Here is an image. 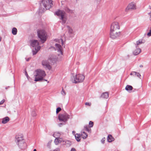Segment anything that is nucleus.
I'll use <instances>...</instances> for the list:
<instances>
[{
    "label": "nucleus",
    "mask_w": 151,
    "mask_h": 151,
    "mask_svg": "<svg viewBox=\"0 0 151 151\" xmlns=\"http://www.w3.org/2000/svg\"><path fill=\"white\" fill-rule=\"evenodd\" d=\"M145 42L144 40H139V41L137 42V45L136 46V47H137V45H140L142 43H144Z\"/></svg>",
    "instance_id": "28"
},
{
    "label": "nucleus",
    "mask_w": 151,
    "mask_h": 151,
    "mask_svg": "<svg viewBox=\"0 0 151 151\" xmlns=\"http://www.w3.org/2000/svg\"><path fill=\"white\" fill-rule=\"evenodd\" d=\"M17 32V29L16 28L14 27L12 30V33L13 35H16Z\"/></svg>",
    "instance_id": "25"
},
{
    "label": "nucleus",
    "mask_w": 151,
    "mask_h": 151,
    "mask_svg": "<svg viewBox=\"0 0 151 151\" xmlns=\"http://www.w3.org/2000/svg\"><path fill=\"white\" fill-rule=\"evenodd\" d=\"M73 77L72 78V79L73 80V83H75L83 81L85 78L84 76L82 74L76 75L74 76L73 75Z\"/></svg>",
    "instance_id": "6"
},
{
    "label": "nucleus",
    "mask_w": 151,
    "mask_h": 151,
    "mask_svg": "<svg viewBox=\"0 0 151 151\" xmlns=\"http://www.w3.org/2000/svg\"><path fill=\"white\" fill-rule=\"evenodd\" d=\"M42 4L46 10L49 9L52 5L51 0H42Z\"/></svg>",
    "instance_id": "7"
},
{
    "label": "nucleus",
    "mask_w": 151,
    "mask_h": 151,
    "mask_svg": "<svg viewBox=\"0 0 151 151\" xmlns=\"http://www.w3.org/2000/svg\"><path fill=\"white\" fill-rule=\"evenodd\" d=\"M70 115L67 113L64 114H59L58 115V118L60 121L65 122L70 118Z\"/></svg>",
    "instance_id": "8"
},
{
    "label": "nucleus",
    "mask_w": 151,
    "mask_h": 151,
    "mask_svg": "<svg viewBox=\"0 0 151 151\" xmlns=\"http://www.w3.org/2000/svg\"><path fill=\"white\" fill-rule=\"evenodd\" d=\"M120 29L119 23L117 22H114L112 23L111 25L110 30H118Z\"/></svg>",
    "instance_id": "9"
},
{
    "label": "nucleus",
    "mask_w": 151,
    "mask_h": 151,
    "mask_svg": "<svg viewBox=\"0 0 151 151\" xmlns=\"http://www.w3.org/2000/svg\"><path fill=\"white\" fill-rule=\"evenodd\" d=\"M55 14L58 16L60 19L62 20V23L64 24L65 23L67 18L65 15L66 13L63 10H58L55 12Z\"/></svg>",
    "instance_id": "4"
},
{
    "label": "nucleus",
    "mask_w": 151,
    "mask_h": 151,
    "mask_svg": "<svg viewBox=\"0 0 151 151\" xmlns=\"http://www.w3.org/2000/svg\"><path fill=\"white\" fill-rule=\"evenodd\" d=\"M84 128L88 132H91V129L89 128L88 126L85 125L84 126Z\"/></svg>",
    "instance_id": "31"
},
{
    "label": "nucleus",
    "mask_w": 151,
    "mask_h": 151,
    "mask_svg": "<svg viewBox=\"0 0 151 151\" xmlns=\"http://www.w3.org/2000/svg\"><path fill=\"white\" fill-rule=\"evenodd\" d=\"M120 34L118 30H111L110 33V37L112 39H115L118 37Z\"/></svg>",
    "instance_id": "10"
},
{
    "label": "nucleus",
    "mask_w": 151,
    "mask_h": 151,
    "mask_svg": "<svg viewBox=\"0 0 151 151\" xmlns=\"http://www.w3.org/2000/svg\"><path fill=\"white\" fill-rule=\"evenodd\" d=\"M32 115L33 116H35L36 115V113L35 111L34 110L32 112Z\"/></svg>",
    "instance_id": "35"
},
{
    "label": "nucleus",
    "mask_w": 151,
    "mask_h": 151,
    "mask_svg": "<svg viewBox=\"0 0 151 151\" xmlns=\"http://www.w3.org/2000/svg\"><path fill=\"white\" fill-rule=\"evenodd\" d=\"M29 60V59H28L27 60V61H28Z\"/></svg>",
    "instance_id": "52"
},
{
    "label": "nucleus",
    "mask_w": 151,
    "mask_h": 151,
    "mask_svg": "<svg viewBox=\"0 0 151 151\" xmlns=\"http://www.w3.org/2000/svg\"><path fill=\"white\" fill-rule=\"evenodd\" d=\"M55 50L59 52L57 58L58 61H61L63 59V48L61 45L58 43H56L55 45V47H54Z\"/></svg>",
    "instance_id": "2"
},
{
    "label": "nucleus",
    "mask_w": 151,
    "mask_h": 151,
    "mask_svg": "<svg viewBox=\"0 0 151 151\" xmlns=\"http://www.w3.org/2000/svg\"><path fill=\"white\" fill-rule=\"evenodd\" d=\"M150 7V9H151V7L150 6H149ZM151 13V12H150L149 13Z\"/></svg>",
    "instance_id": "46"
},
{
    "label": "nucleus",
    "mask_w": 151,
    "mask_h": 151,
    "mask_svg": "<svg viewBox=\"0 0 151 151\" xmlns=\"http://www.w3.org/2000/svg\"><path fill=\"white\" fill-rule=\"evenodd\" d=\"M1 41V38L0 37V42Z\"/></svg>",
    "instance_id": "51"
},
{
    "label": "nucleus",
    "mask_w": 151,
    "mask_h": 151,
    "mask_svg": "<svg viewBox=\"0 0 151 151\" xmlns=\"http://www.w3.org/2000/svg\"><path fill=\"white\" fill-rule=\"evenodd\" d=\"M61 94L63 96H65L66 94V93L65 92V91L64 90L63 88L62 90L61 91Z\"/></svg>",
    "instance_id": "33"
},
{
    "label": "nucleus",
    "mask_w": 151,
    "mask_h": 151,
    "mask_svg": "<svg viewBox=\"0 0 151 151\" xmlns=\"http://www.w3.org/2000/svg\"><path fill=\"white\" fill-rule=\"evenodd\" d=\"M114 139L111 135L109 134L107 138V141L109 142H111L114 140Z\"/></svg>",
    "instance_id": "18"
},
{
    "label": "nucleus",
    "mask_w": 151,
    "mask_h": 151,
    "mask_svg": "<svg viewBox=\"0 0 151 151\" xmlns=\"http://www.w3.org/2000/svg\"><path fill=\"white\" fill-rule=\"evenodd\" d=\"M65 10L66 12L68 13H73V11L70 10L67 7H66L65 8Z\"/></svg>",
    "instance_id": "29"
},
{
    "label": "nucleus",
    "mask_w": 151,
    "mask_h": 151,
    "mask_svg": "<svg viewBox=\"0 0 151 151\" xmlns=\"http://www.w3.org/2000/svg\"><path fill=\"white\" fill-rule=\"evenodd\" d=\"M63 124V123H59L58 124V126L60 127Z\"/></svg>",
    "instance_id": "45"
},
{
    "label": "nucleus",
    "mask_w": 151,
    "mask_h": 151,
    "mask_svg": "<svg viewBox=\"0 0 151 151\" xmlns=\"http://www.w3.org/2000/svg\"><path fill=\"white\" fill-rule=\"evenodd\" d=\"M4 101H5V100L4 99L2 100V101H1L0 102V105H1V104H3L4 103Z\"/></svg>",
    "instance_id": "39"
},
{
    "label": "nucleus",
    "mask_w": 151,
    "mask_h": 151,
    "mask_svg": "<svg viewBox=\"0 0 151 151\" xmlns=\"http://www.w3.org/2000/svg\"><path fill=\"white\" fill-rule=\"evenodd\" d=\"M89 124L90 125V127H92L93 125V122L91 121H90L89 123Z\"/></svg>",
    "instance_id": "36"
},
{
    "label": "nucleus",
    "mask_w": 151,
    "mask_h": 151,
    "mask_svg": "<svg viewBox=\"0 0 151 151\" xmlns=\"http://www.w3.org/2000/svg\"><path fill=\"white\" fill-rule=\"evenodd\" d=\"M85 104L86 105H88V106H90L91 105V103L89 102H86L85 103Z\"/></svg>",
    "instance_id": "40"
},
{
    "label": "nucleus",
    "mask_w": 151,
    "mask_h": 151,
    "mask_svg": "<svg viewBox=\"0 0 151 151\" xmlns=\"http://www.w3.org/2000/svg\"><path fill=\"white\" fill-rule=\"evenodd\" d=\"M73 133H75V131H73Z\"/></svg>",
    "instance_id": "49"
},
{
    "label": "nucleus",
    "mask_w": 151,
    "mask_h": 151,
    "mask_svg": "<svg viewBox=\"0 0 151 151\" xmlns=\"http://www.w3.org/2000/svg\"><path fill=\"white\" fill-rule=\"evenodd\" d=\"M61 110V109L60 107H59L57 108L56 110V114H57L59 112H60Z\"/></svg>",
    "instance_id": "34"
},
{
    "label": "nucleus",
    "mask_w": 151,
    "mask_h": 151,
    "mask_svg": "<svg viewBox=\"0 0 151 151\" xmlns=\"http://www.w3.org/2000/svg\"><path fill=\"white\" fill-rule=\"evenodd\" d=\"M60 133L59 132H55L53 134V136L54 137L56 138L60 137Z\"/></svg>",
    "instance_id": "27"
},
{
    "label": "nucleus",
    "mask_w": 151,
    "mask_h": 151,
    "mask_svg": "<svg viewBox=\"0 0 151 151\" xmlns=\"http://www.w3.org/2000/svg\"><path fill=\"white\" fill-rule=\"evenodd\" d=\"M55 40L59 43H61L62 44V45L63 46V40L62 39H56Z\"/></svg>",
    "instance_id": "30"
},
{
    "label": "nucleus",
    "mask_w": 151,
    "mask_h": 151,
    "mask_svg": "<svg viewBox=\"0 0 151 151\" xmlns=\"http://www.w3.org/2000/svg\"><path fill=\"white\" fill-rule=\"evenodd\" d=\"M149 15L150 16V19L151 20V13H148Z\"/></svg>",
    "instance_id": "44"
},
{
    "label": "nucleus",
    "mask_w": 151,
    "mask_h": 151,
    "mask_svg": "<svg viewBox=\"0 0 151 151\" xmlns=\"http://www.w3.org/2000/svg\"><path fill=\"white\" fill-rule=\"evenodd\" d=\"M63 139L60 137H57L55 138L54 142L55 145H58L62 142H63Z\"/></svg>",
    "instance_id": "14"
},
{
    "label": "nucleus",
    "mask_w": 151,
    "mask_h": 151,
    "mask_svg": "<svg viewBox=\"0 0 151 151\" xmlns=\"http://www.w3.org/2000/svg\"><path fill=\"white\" fill-rule=\"evenodd\" d=\"M136 9L135 4L134 2L129 3L125 9V12H128L130 9Z\"/></svg>",
    "instance_id": "13"
},
{
    "label": "nucleus",
    "mask_w": 151,
    "mask_h": 151,
    "mask_svg": "<svg viewBox=\"0 0 151 151\" xmlns=\"http://www.w3.org/2000/svg\"><path fill=\"white\" fill-rule=\"evenodd\" d=\"M45 80V81H47V80Z\"/></svg>",
    "instance_id": "53"
},
{
    "label": "nucleus",
    "mask_w": 151,
    "mask_h": 151,
    "mask_svg": "<svg viewBox=\"0 0 151 151\" xmlns=\"http://www.w3.org/2000/svg\"><path fill=\"white\" fill-rule=\"evenodd\" d=\"M63 145H66L67 147L70 146L72 144L71 141L67 140H63Z\"/></svg>",
    "instance_id": "17"
},
{
    "label": "nucleus",
    "mask_w": 151,
    "mask_h": 151,
    "mask_svg": "<svg viewBox=\"0 0 151 151\" xmlns=\"http://www.w3.org/2000/svg\"><path fill=\"white\" fill-rule=\"evenodd\" d=\"M48 60L52 63H55L58 61L57 56L55 55H52L49 58Z\"/></svg>",
    "instance_id": "15"
},
{
    "label": "nucleus",
    "mask_w": 151,
    "mask_h": 151,
    "mask_svg": "<svg viewBox=\"0 0 151 151\" xmlns=\"http://www.w3.org/2000/svg\"><path fill=\"white\" fill-rule=\"evenodd\" d=\"M81 133L83 134H81V135L82 136L83 138L84 139H86L88 136L87 134L84 132H81Z\"/></svg>",
    "instance_id": "26"
},
{
    "label": "nucleus",
    "mask_w": 151,
    "mask_h": 151,
    "mask_svg": "<svg viewBox=\"0 0 151 151\" xmlns=\"http://www.w3.org/2000/svg\"><path fill=\"white\" fill-rule=\"evenodd\" d=\"M70 151H76V149L74 148H73L71 149Z\"/></svg>",
    "instance_id": "42"
},
{
    "label": "nucleus",
    "mask_w": 151,
    "mask_h": 151,
    "mask_svg": "<svg viewBox=\"0 0 151 151\" xmlns=\"http://www.w3.org/2000/svg\"><path fill=\"white\" fill-rule=\"evenodd\" d=\"M101 97L104 98H107L109 97V94L108 93L106 92L103 93L101 95Z\"/></svg>",
    "instance_id": "21"
},
{
    "label": "nucleus",
    "mask_w": 151,
    "mask_h": 151,
    "mask_svg": "<svg viewBox=\"0 0 151 151\" xmlns=\"http://www.w3.org/2000/svg\"><path fill=\"white\" fill-rule=\"evenodd\" d=\"M38 37L40 39L42 42L44 43L46 40V34L44 30L40 29L37 31Z\"/></svg>",
    "instance_id": "5"
},
{
    "label": "nucleus",
    "mask_w": 151,
    "mask_h": 151,
    "mask_svg": "<svg viewBox=\"0 0 151 151\" xmlns=\"http://www.w3.org/2000/svg\"><path fill=\"white\" fill-rule=\"evenodd\" d=\"M141 51L140 48H137L133 52V54L135 55H138Z\"/></svg>",
    "instance_id": "19"
},
{
    "label": "nucleus",
    "mask_w": 151,
    "mask_h": 151,
    "mask_svg": "<svg viewBox=\"0 0 151 151\" xmlns=\"http://www.w3.org/2000/svg\"><path fill=\"white\" fill-rule=\"evenodd\" d=\"M147 35L148 36H151V27L150 28V29L149 30V32L147 34Z\"/></svg>",
    "instance_id": "37"
},
{
    "label": "nucleus",
    "mask_w": 151,
    "mask_h": 151,
    "mask_svg": "<svg viewBox=\"0 0 151 151\" xmlns=\"http://www.w3.org/2000/svg\"><path fill=\"white\" fill-rule=\"evenodd\" d=\"M16 143L20 142L22 140H24L23 139V136L22 135H17L16 136Z\"/></svg>",
    "instance_id": "16"
},
{
    "label": "nucleus",
    "mask_w": 151,
    "mask_h": 151,
    "mask_svg": "<svg viewBox=\"0 0 151 151\" xmlns=\"http://www.w3.org/2000/svg\"><path fill=\"white\" fill-rule=\"evenodd\" d=\"M25 75L27 77V78H28V74L27 73V72L26 71L25 72Z\"/></svg>",
    "instance_id": "43"
},
{
    "label": "nucleus",
    "mask_w": 151,
    "mask_h": 151,
    "mask_svg": "<svg viewBox=\"0 0 151 151\" xmlns=\"http://www.w3.org/2000/svg\"><path fill=\"white\" fill-rule=\"evenodd\" d=\"M34 73V81L36 82L42 80L46 75L44 71L40 69L35 70Z\"/></svg>",
    "instance_id": "1"
},
{
    "label": "nucleus",
    "mask_w": 151,
    "mask_h": 151,
    "mask_svg": "<svg viewBox=\"0 0 151 151\" xmlns=\"http://www.w3.org/2000/svg\"><path fill=\"white\" fill-rule=\"evenodd\" d=\"M131 75H132L134 76H137L138 77L141 76V75L139 73H137L135 72H132L130 74Z\"/></svg>",
    "instance_id": "23"
},
{
    "label": "nucleus",
    "mask_w": 151,
    "mask_h": 151,
    "mask_svg": "<svg viewBox=\"0 0 151 151\" xmlns=\"http://www.w3.org/2000/svg\"><path fill=\"white\" fill-rule=\"evenodd\" d=\"M51 142H49L47 144V147H48L50 148V147Z\"/></svg>",
    "instance_id": "38"
},
{
    "label": "nucleus",
    "mask_w": 151,
    "mask_h": 151,
    "mask_svg": "<svg viewBox=\"0 0 151 151\" xmlns=\"http://www.w3.org/2000/svg\"><path fill=\"white\" fill-rule=\"evenodd\" d=\"M42 65L45 68L49 70H50L52 68L48 60H42Z\"/></svg>",
    "instance_id": "11"
},
{
    "label": "nucleus",
    "mask_w": 151,
    "mask_h": 151,
    "mask_svg": "<svg viewBox=\"0 0 151 151\" xmlns=\"http://www.w3.org/2000/svg\"><path fill=\"white\" fill-rule=\"evenodd\" d=\"M139 67H142L143 65H140Z\"/></svg>",
    "instance_id": "47"
},
{
    "label": "nucleus",
    "mask_w": 151,
    "mask_h": 151,
    "mask_svg": "<svg viewBox=\"0 0 151 151\" xmlns=\"http://www.w3.org/2000/svg\"><path fill=\"white\" fill-rule=\"evenodd\" d=\"M67 27L68 31V32L70 34H72L73 33V30L72 29L68 26H67Z\"/></svg>",
    "instance_id": "32"
},
{
    "label": "nucleus",
    "mask_w": 151,
    "mask_h": 151,
    "mask_svg": "<svg viewBox=\"0 0 151 151\" xmlns=\"http://www.w3.org/2000/svg\"><path fill=\"white\" fill-rule=\"evenodd\" d=\"M17 144L19 148L21 150L24 149L26 147L27 145L25 142V140L21 141L20 142L17 143Z\"/></svg>",
    "instance_id": "12"
},
{
    "label": "nucleus",
    "mask_w": 151,
    "mask_h": 151,
    "mask_svg": "<svg viewBox=\"0 0 151 151\" xmlns=\"http://www.w3.org/2000/svg\"><path fill=\"white\" fill-rule=\"evenodd\" d=\"M9 86H8V87H6V88H5V89H7L8 88H9Z\"/></svg>",
    "instance_id": "48"
},
{
    "label": "nucleus",
    "mask_w": 151,
    "mask_h": 151,
    "mask_svg": "<svg viewBox=\"0 0 151 151\" xmlns=\"http://www.w3.org/2000/svg\"><path fill=\"white\" fill-rule=\"evenodd\" d=\"M133 89V87L130 85H127L125 87V89L128 91H129Z\"/></svg>",
    "instance_id": "24"
},
{
    "label": "nucleus",
    "mask_w": 151,
    "mask_h": 151,
    "mask_svg": "<svg viewBox=\"0 0 151 151\" xmlns=\"http://www.w3.org/2000/svg\"><path fill=\"white\" fill-rule=\"evenodd\" d=\"M105 140V138H104L102 139L101 140V141L102 143H104Z\"/></svg>",
    "instance_id": "41"
},
{
    "label": "nucleus",
    "mask_w": 151,
    "mask_h": 151,
    "mask_svg": "<svg viewBox=\"0 0 151 151\" xmlns=\"http://www.w3.org/2000/svg\"><path fill=\"white\" fill-rule=\"evenodd\" d=\"M37 151V150H36V149H35L34 150V151Z\"/></svg>",
    "instance_id": "50"
},
{
    "label": "nucleus",
    "mask_w": 151,
    "mask_h": 151,
    "mask_svg": "<svg viewBox=\"0 0 151 151\" xmlns=\"http://www.w3.org/2000/svg\"><path fill=\"white\" fill-rule=\"evenodd\" d=\"M81 135L80 134H76L75 135V137L78 142H79L81 139Z\"/></svg>",
    "instance_id": "22"
},
{
    "label": "nucleus",
    "mask_w": 151,
    "mask_h": 151,
    "mask_svg": "<svg viewBox=\"0 0 151 151\" xmlns=\"http://www.w3.org/2000/svg\"><path fill=\"white\" fill-rule=\"evenodd\" d=\"M9 120V118L8 117L6 116L2 119V122L3 124H6Z\"/></svg>",
    "instance_id": "20"
},
{
    "label": "nucleus",
    "mask_w": 151,
    "mask_h": 151,
    "mask_svg": "<svg viewBox=\"0 0 151 151\" xmlns=\"http://www.w3.org/2000/svg\"><path fill=\"white\" fill-rule=\"evenodd\" d=\"M39 43L38 41L36 40H33L31 41V45L34 49L32 50L33 55H35L40 50L41 47L39 45Z\"/></svg>",
    "instance_id": "3"
}]
</instances>
